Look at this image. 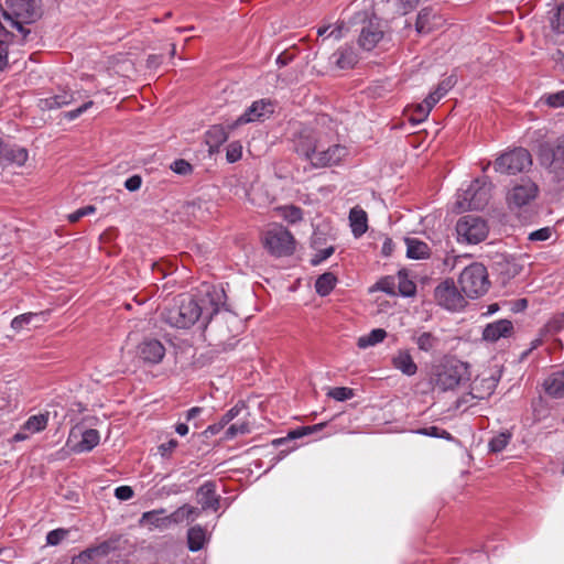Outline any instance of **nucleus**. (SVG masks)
Returning a JSON list of instances; mask_svg holds the SVG:
<instances>
[{
    "label": "nucleus",
    "instance_id": "f257e3e1",
    "mask_svg": "<svg viewBox=\"0 0 564 564\" xmlns=\"http://www.w3.org/2000/svg\"><path fill=\"white\" fill-rule=\"evenodd\" d=\"M226 294L223 289L213 286L204 297L196 300L191 295L181 294L172 300L161 313L164 323L176 328H189L199 318L208 323L225 304Z\"/></svg>",
    "mask_w": 564,
    "mask_h": 564
},
{
    "label": "nucleus",
    "instance_id": "f03ea898",
    "mask_svg": "<svg viewBox=\"0 0 564 564\" xmlns=\"http://www.w3.org/2000/svg\"><path fill=\"white\" fill-rule=\"evenodd\" d=\"M6 6L2 19L7 24V30H17L21 34L22 40H25L30 33L25 25L35 22L40 17L35 0H6Z\"/></svg>",
    "mask_w": 564,
    "mask_h": 564
},
{
    "label": "nucleus",
    "instance_id": "7ed1b4c3",
    "mask_svg": "<svg viewBox=\"0 0 564 564\" xmlns=\"http://www.w3.org/2000/svg\"><path fill=\"white\" fill-rule=\"evenodd\" d=\"M458 284L462 292L469 299L485 295L490 288L487 268L480 262L470 263L460 272Z\"/></svg>",
    "mask_w": 564,
    "mask_h": 564
},
{
    "label": "nucleus",
    "instance_id": "20e7f679",
    "mask_svg": "<svg viewBox=\"0 0 564 564\" xmlns=\"http://www.w3.org/2000/svg\"><path fill=\"white\" fill-rule=\"evenodd\" d=\"M494 185L488 177L473 181L458 196L457 205L460 209H484L491 198Z\"/></svg>",
    "mask_w": 564,
    "mask_h": 564
},
{
    "label": "nucleus",
    "instance_id": "39448f33",
    "mask_svg": "<svg viewBox=\"0 0 564 564\" xmlns=\"http://www.w3.org/2000/svg\"><path fill=\"white\" fill-rule=\"evenodd\" d=\"M538 156L553 181H564V135L558 137L553 144L540 145Z\"/></svg>",
    "mask_w": 564,
    "mask_h": 564
},
{
    "label": "nucleus",
    "instance_id": "423d86ee",
    "mask_svg": "<svg viewBox=\"0 0 564 564\" xmlns=\"http://www.w3.org/2000/svg\"><path fill=\"white\" fill-rule=\"evenodd\" d=\"M294 149L297 154L305 158L316 167L319 153L325 152L328 141L324 135L311 129L301 130L294 138Z\"/></svg>",
    "mask_w": 564,
    "mask_h": 564
},
{
    "label": "nucleus",
    "instance_id": "0eeeda50",
    "mask_svg": "<svg viewBox=\"0 0 564 564\" xmlns=\"http://www.w3.org/2000/svg\"><path fill=\"white\" fill-rule=\"evenodd\" d=\"M532 165V156L524 148H514L500 154L494 169L501 174L514 175L529 170Z\"/></svg>",
    "mask_w": 564,
    "mask_h": 564
},
{
    "label": "nucleus",
    "instance_id": "6e6552de",
    "mask_svg": "<svg viewBox=\"0 0 564 564\" xmlns=\"http://www.w3.org/2000/svg\"><path fill=\"white\" fill-rule=\"evenodd\" d=\"M487 223L473 215H466L458 219L456 224V234L458 242L476 245L485 240L488 236Z\"/></svg>",
    "mask_w": 564,
    "mask_h": 564
},
{
    "label": "nucleus",
    "instance_id": "1a4fd4ad",
    "mask_svg": "<svg viewBox=\"0 0 564 564\" xmlns=\"http://www.w3.org/2000/svg\"><path fill=\"white\" fill-rule=\"evenodd\" d=\"M466 295L458 290L453 279H445L434 290L436 303L447 311L458 312L467 305Z\"/></svg>",
    "mask_w": 564,
    "mask_h": 564
},
{
    "label": "nucleus",
    "instance_id": "9d476101",
    "mask_svg": "<svg viewBox=\"0 0 564 564\" xmlns=\"http://www.w3.org/2000/svg\"><path fill=\"white\" fill-rule=\"evenodd\" d=\"M467 379V367L465 364L459 361L447 362L437 370L434 386L441 391H448L455 389Z\"/></svg>",
    "mask_w": 564,
    "mask_h": 564
},
{
    "label": "nucleus",
    "instance_id": "9b49d317",
    "mask_svg": "<svg viewBox=\"0 0 564 564\" xmlns=\"http://www.w3.org/2000/svg\"><path fill=\"white\" fill-rule=\"evenodd\" d=\"M539 186L531 178H521L507 194V204L510 209H519L529 205L536 198Z\"/></svg>",
    "mask_w": 564,
    "mask_h": 564
},
{
    "label": "nucleus",
    "instance_id": "f8f14e48",
    "mask_svg": "<svg viewBox=\"0 0 564 564\" xmlns=\"http://www.w3.org/2000/svg\"><path fill=\"white\" fill-rule=\"evenodd\" d=\"M264 243L268 250L276 257L289 256L294 251V238L284 227L268 230Z\"/></svg>",
    "mask_w": 564,
    "mask_h": 564
},
{
    "label": "nucleus",
    "instance_id": "ddd939ff",
    "mask_svg": "<svg viewBox=\"0 0 564 564\" xmlns=\"http://www.w3.org/2000/svg\"><path fill=\"white\" fill-rule=\"evenodd\" d=\"M119 546V538H111L96 546L88 547L72 558L70 564H100L111 552Z\"/></svg>",
    "mask_w": 564,
    "mask_h": 564
},
{
    "label": "nucleus",
    "instance_id": "4468645a",
    "mask_svg": "<svg viewBox=\"0 0 564 564\" xmlns=\"http://www.w3.org/2000/svg\"><path fill=\"white\" fill-rule=\"evenodd\" d=\"M274 112V105L269 99H260L253 101L245 112L237 118V120L229 126L234 129L238 126L251 123L256 121H263Z\"/></svg>",
    "mask_w": 564,
    "mask_h": 564
},
{
    "label": "nucleus",
    "instance_id": "2eb2a0df",
    "mask_svg": "<svg viewBox=\"0 0 564 564\" xmlns=\"http://www.w3.org/2000/svg\"><path fill=\"white\" fill-rule=\"evenodd\" d=\"M100 435L95 429L85 431L74 427L70 430L67 445L74 453H86L94 449L99 444Z\"/></svg>",
    "mask_w": 564,
    "mask_h": 564
},
{
    "label": "nucleus",
    "instance_id": "dca6fc26",
    "mask_svg": "<svg viewBox=\"0 0 564 564\" xmlns=\"http://www.w3.org/2000/svg\"><path fill=\"white\" fill-rule=\"evenodd\" d=\"M135 355L144 364L156 365L165 356V348L159 339L144 338L137 346Z\"/></svg>",
    "mask_w": 564,
    "mask_h": 564
},
{
    "label": "nucleus",
    "instance_id": "f3484780",
    "mask_svg": "<svg viewBox=\"0 0 564 564\" xmlns=\"http://www.w3.org/2000/svg\"><path fill=\"white\" fill-rule=\"evenodd\" d=\"M383 26L378 20H369L360 31L358 43L361 48L366 51L373 50L377 44L383 39Z\"/></svg>",
    "mask_w": 564,
    "mask_h": 564
},
{
    "label": "nucleus",
    "instance_id": "a211bd4d",
    "mask_svg": "<svg viewBox=\"0 0 564 564\" xmlns=\"http://www.w3.org/2000/svg\"><path fill=\"white\" fill-rule=\"evenodd\" d=\"M513 334V324L509 319H498L486 325L482 330V339L496 343L500 338H509Z\"/></svg>",
    "mask_w": 564,
    "mask_h": 564
},
{
    "label": "nucleus",
    "instance_id": "6ab92c4d",
    "mask_svg": "<svg viewBox=\"0 0 564 564\" xmlns=\"http://www.w3.org/2000/svg\"><path fill=\"white\" fill-rule=\"evenodd\" d=\"M29 158L26 149L19 145H10L0 140V165H23Z\"/></svg>",
    "mask_w": 564,
    "mask_h": 564
},
{
    "label": "nucleus",
    "instance_id": "aec40b11",
    "mask_svg": "<svg viewBox=\"0 0 564 564\" xmlns=\"http://www.w3.org/2000/svg\"><path fill=\"white\" fill-rule=\"evenodd\" d=\"M197 502L203 510L217 511L220 508V497L216 495V485L213 481L204 482L197 490Z\"/></svg>",
    "mask_w": 564,
    "mask_h": 564
},
{
    "label": "nucleus",
    "instance_id": "412c9836",
    "mask_svg": "<svg viewBox=\"0 0 564 564\" xmlns=\"http://www.w3.org/2000/svg\"><path fill=\"white\" fill-rule=\"evenodd\" d=\"M358 54L356 50L350 45L340 46L330 56V62L338 69H350L358 63Z\"/></svg>",
    "mask_w": 564,
    "mask_h": 564
},
{
    "label": "nucleus",
    "instance_id": "4be33fe9",
    "mask_svg": "<svg viewBox=\"0 0 564 564\" xmlns=\"http://www.w3.org/2000/svg\"><path fill=\"white\" fill-rule=\"evenodd\" d=\"M442 24V18L430 7L423 8L416 19L415 30L419 34H427Z\"/></svg>",
    "mask_w": 564,
    "mask_h": 564
},
{
    "label": "nucleus",
    "instance_id": "5701e85b",
    "mask_svg": "<svg viewBox=\"0 0 564 564\" xmlns=\"http://www.w3.org/2000/svg\"><path fill=\"white\" fill-rule=\"evenodd\" d=\"M347 154L348 151L346 147L340 144H330L328 142L325 152L319 153V158L315 161L316 167L338 164Z\"/></svg>",
    "mask_w": 564,
    "mask_h": 564
},
{
    "label": "nucleus",
    "instance_id": "b1692460",
    "mask_svg": "<svg viewBox=\"0 0 564 564\" xmlns=\"http://www.w3.org/2000/svg\"><path fill=\"white\" fill-rule=\"evenodd\" d=\"M545 394L553 399L564 398V369L551 372L543 381Z\"/></svg>",
    "mask_w": 564,
    "mask_h": 564
},
{
    "label": "nucleus",
    "instance_id": "393cba45",
    "mask_svg": "<svg viewBox=\"0 0 564 564\" xmlns=\"http://www.w3.org/2000/svg\"><path fill=\"white\" fill-rule=\"evenodd\" d=\"M392 366L408 377H412L417 371V366L414 362L408 349H399L391 359Z\"/></svg>",
    "mask_w": 564,
    "mask_h": 564
},
{
    "label": "nucleus",
    "instance_id": "a878e982",
    "mask_svg": "<svg viewBox=\"0 0 564 564\" xmlns=\"http://www.w3.org/2000/svg\"><path fill=\"white\" fill-rule=\"evenodd\" d=\"M74 101V94L70 90L61 89L57 94L40 99V108L53 110L67 106Z\"/></svg>",
    "mask_w": 564,
    "mask_h": 564
},
{
    "label": "nucleus",
    "instance_id": "bb28decb",
    "mask_svg": "<svg viewBox=\"0 0 564 564\" xmlns=\"http://www.w3.org/2000/svg\"><path fill=\"white\" fill-rule=\"evenodd\" d=\"M349 223L354 237H361L368 229L367 213L358 206L352 207L349 212Z\"/></svg>",
    "mask_w": 564,
    "mask_h": 564
},
{
    "label": "nucleus",
    "instance_id": "cd10ccee",
    "mask_svg": "<svg viewBox=\"0 0 564 564\" xmlns=\"http://www.w3.org/2000/svg\"><path fill=\"white\" fill-rule=\"evenodd\" d=\"M164 509L144 512L140 519V524L152 528H167L171 525L169 516L163 517Z\"/></svg>",
    "mask_w": 564,
    "mask_h": 564
},
{
    "label": "nucleus",
    "instance_id": "c85d7f7f",
    "mask_svg": "<svg viewBox=\"0 0 564 564\" xmlns=\"http://www.w3.org/2000/svg\"><path fill=\"white\" fill-rule=\"evenodd\" d=\"M228 139V131L221 124L212 126L206 134L205 140L210 150L218 149Z\"/></svg>",
    "mask_w": 564,
    "mask_h": 564
},
{
    "label": "nucleus",
    "instance_id": "c756f323",
    "mask_svg": "<svg viewBox=\"0 0 564 564\" xmlns=\"http://www.w3.org/2000/svg\"><path fill=\"white\" fill-rule=\"evenodd\" d=\"M406 256L410 259H426L430 257V247L416 238H406Z\"/></svg>",
    "mask_w": 564,
    "mask_h": 564
},
{
    "label": "nucleus",
    "instance_id": "7c9ffc66",
    "mask_svg": "<svg viewBox=\"0 0 564 564\" xmlns=\"http://www.w3.org/2000/svg\"><path fill=\"white\" fill-rule=\"evenodd\" d=\"M243 405L236 404L231 409H229L220 419L218 422L210 424L205 430L206 434L216 435L218 434L227 424H229L235 417H237Z\"/></svg>",
    "mask_w": 564,
    "mask_h": 564
},
{
    "label": "nucleus",
    "instance_id": "2f4dec72",
    "mask_svg": "<svg viewBox=\"0 0 564 564\" xmlns=\"http://www.w3.org/2000/svg\"><path fill=\"white\" fill-rule=\"evenodd\" d=\"M206 541V531L200 525L192 527L187 532V545L192 552H197L204 547Z\"/></svg>",
    "mask_w": 564,
    "mask_h": 564
},
{
    "label": "nucleus",
    "instance_id": "473e14b6",
    "mask_svg": "<svg viewBox=\"0 0 564 564\" xmlns=\"http://www.w3.org/2000/svg\"><path fill=\"white\" fill-rule=\"evenodd\" d=\"M337 278L332 272L321 274L315 282V291L321 296H327L334 290Z\"/></svg>",
    "mask_w": 564,
    "mask_h": 564
},
{
    "label": "nucleus",
    "instance_id": "72a5a7b5",
    "mask_svg": "<svg viewBox=\"0 0 564 564\" xmlns=\"http://www.w3.org/2000/svg\"><path fill=\"white\" fill-rule=\"evenodd\" d=\"M412 339L422 351L429 352L438 345V338L431 332H422L415 334Z\"/></svg>",
    "mask_w": 564,
    "mask_h": 564
},
{
    "label": "nucleus",
    "instance_id": "f704fd0d",
    "mask_svg": "<svg viewBox=\"0 0 564 564\" xmlns=\"http://www.w3.org/2000/svg\"><path fill=\"white\" fill-rule=\"evenodd\" d=\"M387 337V332L382 328H375L369 334L360 336L357 346L361 349L375 346Z\"/></svg>",
    "mask_w": 564,
    "mask_h": 564
},
{
    "label": "nucleus",
    "instance_id": "c9c22d12",
    "mask_svg": "<svg viewBox=\"0 0 564 564\" xmlns=\"http://www.w3.org/2000/svg\"><path fill=\"white\" fill-rule=\"evenodd\" d=\"M48 414H36L30 416L23 424L22 430L28 431L31 434L39 433L47 426Z\"/></svg>",
    "mask_w": 564,
    "mask_h": 564
},
{
    "label": "nucleus",
    "instance_id": "e433bc0d",
    "mask_svg": "<svg viewBox=\"0 0 564 564\" xmlns=\"http://www.w3.org/2000/svg\"><path fill=\"white\" fill-rule=\"evenodd\" d=\"M512 438V433L509 431L501 432L491 437L488 443L489 451L491 453H500L502 452L507 445L510 443Z\"/></svg>",
    "mask_w": 564,
    "mask_h": 564
},
{
    "label": "nucleus",
    "instance_id": "4c0bfd02",
    "mask_svg": "<svg viewBox=\"0 0 564 564\" xmlns=\"http://www.w3.org/2000/svg\"><path fill=\"white\" fill-rule=\"evenodd\" d=\"M547 133L549 130L545 127L535 130L529 129L525 132L527 143L531 147H536L539 151L540 145L547 144L546 142H543L544 139L547 137Z\"/></svg>",
    "mask_w": 564,
    "mask_h": 564
},
{
    "label": "nucleus",
    "instance_id": "58836bf2",
    "mask_svg": "<svg viewBox=\"0 0 564 564\" xmlns=\"http://www.w3.org/2000/svg\"><path fill=\"white\" fill-rule=\"evenodd\" d=\"M398 289L402 296H413L416 292V285L411 281L405 273L399 272L398 274Z\"/></svg>",
    "mask_w": 564,
    "mask_h": 564
},
{
    "label": "nucleus",
    "instance_id": "ea45409f",
    "mask_svg": "<svg viewBox=\"0 0 564 564\" xmlns=\"http://www.w3.org/2000/svg\"><path fill=\"white\" fill-rule=\"evenodd\" d=\"M281 212L282 217L290 224H296L303 218L302 209L293 205L281 208Z\"/></svg>",
    "mask_w": 564,
    "mask_h": 564
},
{
    "label": "nucleus",
    "instance_id": "a19ab883",
    "mask_svg": "<svg viewBox=\"0 0 564 564\" xmlns=\"http://www.w3.org/2000/svg\"><path fill=\"white\" fill-rule=\"evenodd\" d=\"M432 108V105H429L427 101L424 99L422 104L415 106L414 115L411 116V121L415 123L422 122L427 118Z\"/></svg>",
    "mask_w": 564,
    "mask_h": 564
},
{
    "label": "nucleus",
    "instance_id": "79ce46f5",
    "mask_svg": "<svg viewBox=\"0 0 564 564\" xmlns=\"http://www.w3.org/2000/svg\"><path fill=\"white\" fill-rule=\"evenodd\" d=\"M250 432L249 424L247 422L231 424L225 432V438L231 440L237 435H245Z\"/></svg>",
    "mask_w": 564,
    "mask_h": 564
},
{
    "label": "nucleus",
    "instance_id": "37998d69",
    "mask_svg": "<svg viewBox=\"0 0 564 564\" xmlns=\"http://www.w3.org/2000/svg\"><path fill=\"white\" fill-rule=\"evenodd\" d=\"M68 529L59 528L52 530L46 534V543L53 546L58 545L63 540H65L68 536Z\"/></svg>",
    "mask_w": 564,
    "mask_h": 564
},
{
    "label": "nucleus",
    "instance_id": "c03bdc74",
    "mask_svg": "<svg viewBox=\"0 0 564 564\" xmlns=\"http://www.w3.org/2000/svg\"><path fill=\"white\" fill-rule=\"evenodd\" d=\"M328 397L333 398L336 401H346L351 399L355 393L354 390L347 387H336L329 390L327 393Z\"/></svg>",
    "mask_w": 564,
    "mask_h": 564
},
{
    "label": "nucleus",
    "instance_id": "a18cd8bd",
    "mask_svg": "<svg viewBox=\"0 0 564 564\" xmlns=\"http://www.w3.org/2000/svg\"><path fill=\"white\" fill-rule=\"evenodd\" d=\"M542 99L552 108L564 107V90L544 95Z\"/></svg>",
    "mask_w": 564,
    "mask_h": 564
},
{
    "label": "nucleus",
    "instance_id": "49530a36",
    "mask_svg": "<svg viewBox=\"0 0 564 564\" xmlns=\"http://www.w3.org/2000/svg\"><path fill=\"white\" fill-rule=\"evenodd\" d=\"M37 317L35 313H25L19 316H15L11 322V327L14 330H21L25 325L30 324L32 319Z\"/></svg>",
    "mask_w": 564,
    "mask_h": 564
},
{
    "label": "nucleus",
    "instance_id": "de8ad7c7",
    "mask_svg": "<svg viewBox=\"0 0 564 564\" xmlns=\"http://www.w3.org/2000/svg\"><path fill=\"white\" fill-rule=\"evenodd\" d=\"M551 25L557 33H564V9L556 8L551 17Z\"/></svg>",
    "mask_w": 564,
    "mask_h": 564
},
{
    "label": "nucleus",
    "instance_id": "09e8293b",
    "mask_svg": "<svg viewBox=\"0 0 564 564\" xmlns=\"http://www.w3.org/2000/svg\"><path fill=\"white\" fill-rule=\"evenodd\" d=\"M171 170L178 175H188L193 167L187 161L178 159L171 164Z\"/></svg>",
    "mask_w": 564,
    "mask_h": 564
},
{
    "label": "nucleus",
    "instance_id": "8fccbe9b",
    "mask_svg": "<svg viewBox=\"0 0 564 564\" xmlns=\"http://www.w3.org/2000/svg\"><path fill=\"white\" fill-rule=\"evenodd\" d=\"M13 232L0 224V249L6 251L10 248Z\"/></svg>",
    "mask_w": 564,
    "mask_h": 564
},
{
    "label": "nucleus",
    "instance_id": "3c124183",
    "mask_svg": "<svg viewBox=\"0 0 564 564\" xmlns=\"http://www.w3.org/2000/svg\"><path fill=\"white\" fill-rule=\"evenodd\" d=\"M481 382H486L488 384V391L486 393H479L478 392V388H477V382H474V386L471 387V391H470V395L471 398L474 399H478V400H481V399H485L487 395H490L494 391V388H495V383L489 380V379H484L481 380Z\"/></svg>",
    "mask_w": 564,
    "mask_h": 564
},
{
    "label": "nucleus",
    "instance_id": "603ef678",
    "mask_svg": "<svg viewBox=\"0 0 564 564\" xmlns=\"http://www.w3.org/2000/svg\"><path fill=\"white\" fill-rule=\"evenodd\" d=\"M242 155V148L237 143H231L227 148L226 158L228 162L234 163L240 160Z\"/></svg>",
    "mask_w": 564,
    "mask_h": 564
},
{
    "label": "nucleus",
    "instance_id": "864d4df0",
    "mask_svg": "<svg viewBox=\"0 0 564 564\" xmlns=\"http://www.w3.org/2000/svg\"><path fill=\"white\" fill-rule=\"evenodd\" d=\"M96 212V207L93 205L85 206L83 208L77 209L76 212L68 215V220L70 223L78 221L82 217L94 214Z\"/></svg>",
    "mask_w": 564,
    "mask_h": 564
},
{
    "label": "nucleus",
    "instance_id": "5fc2aeb1",
    "mask_svg": "<svg viewBox=\"0 0 564 564\" xmlns=\"http://www.w3.org/2000/svg\"><path fill=\"white\" fill-rule=\"evenodd\" d=\"M552 236V229L550 227H544L541 229H538L535 231H532L529 235V240L531 241H545L550 239Z\"/></svg>",
    "mask_w": 564,
    "mask_h": 564
},
{
    "label": "nucleus",
    "instance_id": "6e6d98bb",
    "mask_svg": "<svg viewBox=\"0 0 564 564\" xmlns=\"http://www.w3.org/2000/svg\"><path fill=\"white\" fill-rule=\"evenodd\" d=\"M334 247H327L325 249L318 250L311 260L312 264L317 265L322 263L323 261L328 259L334 253Z\"/></svg>",
    "mask_w": 564,
    "mask_h": 564
},
{
    "label": "nucleus",
    "instance_id": "4d7b16f0",
    "mask_svg": "<svg viewBox=\"0 0 564 564\" xmlns=\"http://www.w3.org/2000/svg\"><path fill=\"white\" fill-rule=\"evenodd\" d=\"M187 517L188 514L186 513V510H185V505L177 508L174 512H172L171 514H169V519H170V523H182V522H187Z\"/></svg>",
    "mask_w": 564,
    "mask_h": 564
},
{
    "label": "nucleus",
    "instance_id": "13d9d810",
    "mask_svg": "<svg viewBox=\"0 0 564 564\" xmlns=\"http://www.w3.org/2000/svg\"><path fill=\"white\" fill-rule=\"evenodd\" d=\"M178 446V442L174 438L170 440L169 442L166 443H162L158 449H159V453L163 456V457H170V455L173 453V451Z\"/></svg>",
    "mask_w": 564,
    "mask_h": 564
},
{
    "label": "nucleus",
    "instance_id": "bf43d9fd",
    "mask_svg": "<svg viewBox=\"0 0 564 564\" xmlns=\"http://www.w3.org/2000/svg\"><path fill=\"white\" fill-rule=\"evenodd\" d=\"M133 494L130 486H119L115 489V497L119 500H129L133 497Z\"/></svg>",
    "mask_w": 564,
    "mask_h": 564
},
{
    "label": "nucleus",
    "instance_id": "052dcab7",
    "mask_svg": "<svg viewBox=\"0 0 564 564\" xmlns=\"http://www.w3.org/2000/svg\"><path fill=\"white\" fill-rule=\"evenodd\" d=\"M94 105L93 101H87L83 104L80 107L65 112V118L68 120H74L78 118L80 115H83L87 109H89Z\"/></svg>",
    "mask_w": 564,
    "mask_h": 564
},
{
    "label": "nucleus",
    "instance_id": "680f3d73",
    "mask_svg": "<svg viewBox=\"0 0 564 564\" xmlns=\"http://www.w3.org/2000/svg\"><path fill=\"white\" fill-rule=\"evenodd\" d=\"M141 184H142L141 176L132 175V176H130L129 178L126 180L124 187L129 192H135V191H138L141 187Z\"/></svg>",
    "mask_w": 564,
    "mask_h": 564
},
{
    "label": "nucleus",
    "instance_id": "e2e57ef3",
    "mask_svg": "<svg viewBox=\"0 0 564 564\" xmlns=\"http://www.w3.org/2000/svg\"><path fill=\"white\" fill-rule=\"evenodd\" d=\"M377 289L387 294H394V282L390 278H384L377 283Z\"/></svg>",
    "mask_w": 564,
    "mask_h": 564
},
{
    "label": "nucleus",
    "instance_id": "0e129e2a",
    "mask_svg": "<svg viewBox=\"0 0 564 564\" xmlns=\"http://www.w3.org/2000/svg\"><path fill=\"white\" fill-rule=\"evenodd\" d=\"M455 83H456L455 78L453 76H449V77L443 79L437 85L436 88L440 90L441 94H443L445 96L453 88Z\"/></svg>",
    "mask_w": 564,
    "mask_h": 564
},
{
    "label": "nucleus",
    "instance_id": "69168bd1",
    "mask_svg": "<svg viewBox=\"0 0 564 564\" xmlns=\"http://www.w3.org/2000/svg\"><path fill=\"white\" fill-rule=\"evenodd\" d=\"M185 510H186V513L188 514L187 523H189V522L195 521L200 516L203 509H199L197 507H193L189 505H185Z\"/></svg>",
    "mask_w": 564,
    "mask_h": 564
},
{
    "label": "nucleus",
    "instance_id": "338daca9",
    "mask_svg": "<svg viewBox=\"0 0 564 564\" xmlns=\"http://www.w3.org/2000/svg\"><path fill=\"white\" fill-rule=\"evenodd\" d=\"M394 243L391 238L386 237L382 243L381 253L384 257H390L393 252Z\"/></svg>",
    "mask_w": 564,
    "mask_h": 564
},
{
    "label": "nucleus",
    "instance_id": "774afa93",
    "mask_svg": "<svg viewBox=\"0 0 564 564\" xmlns=\"http://www.w3.org/2000/svg\"><path fill=\"white\" fill-rule=\"evenodd\" d=\"M444 95L440 93V90L436 88L434 91L430 93V95L425 98L429 105H432L434 107L441 98H443Z\"/></svg>",
    "mask_w": 564,
    "mask_h": 564
}]
</instances>
